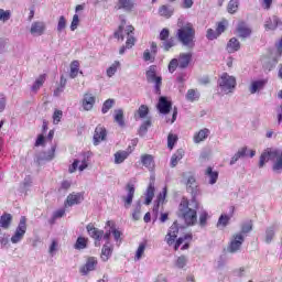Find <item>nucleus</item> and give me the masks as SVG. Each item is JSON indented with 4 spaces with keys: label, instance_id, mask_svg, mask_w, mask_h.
I'll return each instance as SVG.
<instances>
[{
    "label": "nucleus",
    "instance_id": "nucleus-1",
    "mask_svg": "<svg viewBox=\"0 0 282 282\" xmlns=\"http://www.w3.org/2000/svg\"><path fill=\"white\" fill-rule=\"evenodd\" d=\"M197 210H199V203L195 197L191 202L182 200L180 204V213L187 226L197 224Z\"/></svg>",
    "mask_w": 282,
    "mask_h": 282
},
{
    "label": "nucleus",
    "instance_id": "nucleus-28",
    "mask_svg": "<svg viewBox=\"0 0 282 282\" xmlns=\"http://www.w3.org/2000/svg\"><path fill=\"white\" fill-rule=\"evenodd\" d=\"M209 135H210V130H208V128H204L199 130L194 134L195 144H199V142H204V140H206Z\"/></svg>",
    "mask_w": 282,
    "mask_h": 282
},
{
    "label": "nucleus",
    "instance_id": "nucleus-60",
    "mask_svg": "<svg viewBox=\"0 0 282 282\" xmlns=\"http://www.w3.org/2000/svg\"><path fill=\"white\" fill-rule=\"evenodd\" d=\"M79 23H80V19L78 18V14H74L70 23V31L75 32L76 30H78Z\"/></svg>",
    "mask_w": 282,
    "mask_h": 282
},
{
    "label": "nucleus",
    "instance_id": "nucleus-6",
    "mask_svg": "<svg viewBox=\"0 0 282 282\" xmlns=\"http://www.w3.org/2000/svg\"><path fill=\"white\" fill-rule=\"evenodd\" d=\"M145 76L148 83H152L154 85L155 94H160L162 87V77L158 76V66L151 65L148 68Z\"/></svg>",
    "mask_w": 282,
    "mask_h": 282
},
{
    "label": "nucleus",
    "instance_id": "nucleus-8",
    "mask_svg": "<svg viewBox=\"0 0 282 282\" xmlns=\"http://www.w3.org/2000/svg\"><path fill=\"white\" fill-rule=\"evenodd\" d=\"M25 232H28V218L22 216L13 236L11 237V243H21V241H23V237H25Z\"/></svg>",
    "mask_w": 282,
    "mask_h": 282
},
{
    "label": "nucleus",
    "instance_id": "nucleus-13",
    "mask_svg": "<svg viewBox=\"0 0 282 282\" xmlns=\"http://www.w3.org/2000/svg\"><path fill=\"white\" fill-rule=\"evenodd\" d=\"M105 140H107V128L102 124H98L93 137L95 147H98V144H100V142H105Z\"/></svg>",
    "mask_w": 282,
    "mask_h": 282
},
{
    "label": "nucleus",
    "instance_id": "nucleus-62",
    "mask_svg": "<svg viewBox=\"0 0 282 282\" xmlns=\"http://www.w3.org/2000/svg\"><path fill=\"white\" fill-rule=\"evenodd\" d=\"M186 263H188V259L185 256H181L176 259V268H186Z\"/></svg>",
    "mask_w": 282,
    "mask_h": 282
},
{
    "label": "nucleus",
    "instance_id": "nucleus-63",
    "mask_svg": "<svg viewBox=\"0 0 282 282\" xmlns=\"http://www.w3.org/2000/svg\"><path fill=\"white\" fill-rule=\"evenodd\" d=\"M142 210V205L137 204L135 208L132 212V219H134V221H138L140 219V213Z\"/></svg>",
    "mask_w": 282,
    "mask_h": 282
},
{
    "label": "nucleus",
    "instance_id": "nucleus-9",
    "mask_svg": "<svg viewBox=\"0 0 282 282\" xmlns=\"http://www.w3.org/2000/svg\"><path fill=\"white\" fill-rule=\"evenodd\" d=\"M245 241L246 236H243L242 234H234L230 238L227 251L230 252L231 254L239 252Z\"/></svg>",
    "mask_w": 282,
    "mask_h": 282
},
{
    "label": "nucleus",
    "instance_id": "nucleus-10",
    "mask_svg": "<svg viewBox=\"0 0 282 282\" xmlns=\"http://www.w3.org/2000/svg\"><path fill=\"white\" fill-rule=\"evenodd\" d=\"M89 166V155L82 154L74 160L73 164L69 166V173H76V170L83 172Z\"/></svg>",
    "mask_w": 282,
    "mask_h": 282
},
{
    "label": "nucleus",
    "instance_id": "nucleus-2",
    "mask_svg": "<svg viewBox=\"0 0 282 282\" xmlns=\"http://www.w3.org/2000/svg\"><path fill=\"white\" fill-rule=\"evenodd\" d=\"M177 28H180L176 32L178 41L188 50H193L195 47V28H193V24H184L182 20H178Z\"/></svg>",
    "mask_w": 282,
    "mask_h": 282
},
{
    "label": "nucleus",
    "instance_id": "nucleus-20",
    "mask_svg": "<svg viewBox=\"0 0 282 282\" xmlns=\"http://www.w3.org/2000/svg\"><path fill=\"white\" fill-rule=\"evenodd\" d=\"M84 111H91L94 105H96V96H93L90 93H86L82 100Z\"/></svg>",
    "mask_w": 282,
    "mask_h": 282
},
{
    "label": "nucleus",
    "instance_id": "nucleus-54",
    "mask_svg": "<svg viewBox=\"0 0 282 282\" xmlns=\"http://www.w3.org/2000/svg\"><path fill=\"white\" fill-rule=\"evenodd\" d=\"M56 252H58V241L53 240L52 243L48 247V254L51 257H55Z\"/></svg>",
    "mask_w": 282,
    "mask_h": 282
},
{
    "label": "nucleus",
    "instance_id": "nucleus-56",
    "mask_svg": "<svg viewBox=\"0 0 282 282\" xmlns=\"http://www.w3.org/2000/svg\"><path fill=\"white\" fill-rule=\"evenodd\" d=\"M137 113L139 118H145L147 116H149V107L147 105H141Z\"/></svg>",
    "mask_w": 282,
    "mask_h": 282
},
{
    "label": "nucleus",
    "instance_id": "nucleus-44",
    "mask_svg": "<svg viewBox=\"0 0 282 282\" xmlns=\"http://www.w3.org/2000/svg\"><path fill=\"white\" fill-rule=\"evenodd\" d=\"M251 230H252V220H247L241 224V230L237 234L243 235V237H246V235H248V232H250Z\"/></svg>",
    "mask_w": 282,
    "mask_h": 282
},
{
    "label": "nucleus",
    "instance_id": "nucleus-17",
    "mask_svg": "<svg viewBox=\"0 0 282 282\" xmlns=\"http://www.w3.org/2000/svg\"><path fill=\"white\" fill-rule=\"evenodd\" d=\"M156 107L160 113H163L164 116H166V113L171 112V108L173 107V104H171V101L166 97H160Z\"/></svg>",
    "mask_w": 282,
    "mask_h": 282
},
{
    "label": "nucleus",
    "instance_id": "nucleus-52",
    "mask_svg": "<svg viewBox=\"0 0 282 282\" xmlns=\"http://www.w3.org/2000/svg\"><path fill=\"white\" fill-rule=\"evenodd\" d=\"M186 99L189 100V102H195V100H199V93L195 89H189L186 94Z\"/></svg>",
    "mask_w": 282,
    "mask_h": 282
},
{
    "label": "nucleus",
    "instance_id": "nucleus-49",
    "mask_svg": "<svg viewBox=\"0 0 282 282\" xmlns=\"http://www.w3.org/2000/svg\"><path fill=\"white\" fill-rule=\"evenodd\" d=\"M175 45H177L175 37H170L163 42V48L165 52H169V50H171V47H175Z\"/></svg>",
    "mask_w": 282,
    "mask_h": 282
},
{
    "label": "nucleus",
    "instance_id": "nucleus-51",
    "mask_svg": "<svg viewBox=\"0 0 282 282\" xmlns=\"http://www.w3.org/2000/svg\"><path fill=\"white\" fill-rule=\"evenodd\" d=\"M12 18V12L10 10L0 9V21L2 23H8V20Z\"/></svg>",
    "mask_w": 282,
    "mask_h": 282
},
{
    "label": "nucleus",
    "instance_id": "nucleus-46",
    "mask_svg": "<svg viewBox=\"0 0 282 282\" xmlns=\"http://www.w3.org/2000/svg\"><path fill=\"white\" fill-rule=\"evenodd\" d=\"M113 105H116V100L107 99L101 107V113H109V110L113 108Z\"/></svg>",
    "mask_w": 282,
    "mask_h": 282
},
{
    "label": "nucleus",
    "instance_id": "nucleus-57",
    "mask_svg": "<svg viewBox=\"0 0 282 282\" xmlns=\"http://www.w3.org/2000/svg\"><path fill=\"white\" fill-rule=\"evenodd\" d=\"M175 142H177V135L170 133L167 137V149L173 150V147H175Z\"/></svg>",
    "mask_w": 282,
    "mask_h": 282
},
{
    "label": "nucleus",
    "instance_id": "nucleus-29",
    "mask_svg": "<svg viewBox=\"0 0 282 282\" xmlns=\"http://www.w3.org/2000/svg\"><path fill=\"white\" fill-rule=\"evenodd\" d=\"M240 48L241 43H239V40H237L236 37H231L227 43V52L229 54H235V52H239Z\"/></svg>",
    "mask_w": 282,
    "mask_h": 282
},
{
    "label": "nucleus",
    "instance_id": "nucleus-21",
    "mask_svg": "<svg viewBox=\"0 0 282 282\" xmlns=\"http://www.w3.org/2000/svg\"><path fill=\"white\" fill-rule=\"evenodd\" d=\"M30 33L32 36H43L45 34V23L41 21L31 24Z\"/></svg>",
    "mask_w": 282,
    "mask_h": 282
},
{
    "label": "nucleus",
    "instance_id": "nucleus-36",
    "mask_svg": "<svg viewBox=\"0 0 282 282\" xmlns=\"http://www.w3.org/2000/svg\"><path fill=\"white\" fill-rule=\"evenodd\" d=\"M47 79V75L46 74H42L40 75L33 86L31 87L32 91L36 93L39 91V89H41L43 87V85L45 84V80Z\"/></svg>",
    "mask_w": 282,
    "mask_h": 282
},
{
    "label": "nucleus",
    "instance_id": "nucleus-19",
    "mask_svg": "<svg viewBox=\"0 0 282 282\" xmlns=\"http://www.w3.org/2000/svg\"><path fill=\"white\" fill-rule=\"evenodd\" d=\"M279 56H271V57H263L262 58V67L263 69H265L267 72H272V69H274V67H276V65L279 64Z\"/></svg>",
    "mask_w": 282,
    "mask_h": 282
},
{
    "label": "nucleus",
    "instance_id": "nucleus-16",
    "mask_svg": "<svg viewBox=\"0 0 282 282\" xmlns=\"http://www.w3.org/2000/svg\"><path fill=\"white\" fill-rule=\"evenodd\" d=\"M127 195L122 196V202L124 208H131V204H133V195H135V186L133 184H128L127 187Z\"/></svg>",
    "mask_w": 282,
    "mask_h": 282
},
{
    "label": "nucleus",
    "instance_id": "nucleus-41",
    "mask_svg": "<svg viewBox=\"0 0 282 282\" xmlns=\"http://www.w3.org/2000/svg\"><path fill=\"white\" fill-rule=\"evenodd\" d=\"M129 158V152L128 151H118L115 153V164H122L124 160Z\"/></svg>",
    "mask_w": 282,
    "mask_h": 282
},
{
    "label": "nucleus",
    "instance_id": "nucleus-5",
    "mask_svg": "<svg viewBox=\"0 0 282 282\" xmlns=\"http://www.w3.org/2000/svg\"><path fill=\"white\" fill-rule=\"evenodd\" d=\"M127 25V20L121 18V24L119 25L118 30L115 32V39L118 41H124V35L127 36L126 47L127 50H131L133 45H135V37L133 36V25Z\"/></svg>",
    "mask_w": 282,
    "mask_h": 282
},
{
    "label": "nucleus",
    "instance_id": "nucleus-48",
    "mask_svg": "<svg viewBox=\"0 0 282 282\" xmlns=\"http://www.w3.org/2000/svg\"><path fill=\"white\" fill-rule=\"evenodd\" d=\"M228 224H230V216L223 214L220 215L218 223H217V227L219 228V226H221L223 228H226V226H228Z\"/></svg>",
    "mask_w": 282,
    "mask_h": 282
},
{
    "label": "nucleus",
    "instance_id": "nucleus-32",
    "mask_svg": "<svg viewBox=\"0 0 282 282\" xmlns=\"http://www.w3.org/2000/svg\"><path fill=\"white\" fill-rule=\"evenodd\" d=\"M173 12H175L173 7L167 4H163L159 8V14L160 17H164V19H171L173 17Z\"/></svg>",
    "mask_w": 282,
    "mask_h": 282
},
{
    "label": "nucleus",
    "instance_id": "nucleus-24",
    "mask_svg": "<svg viewBox=\"0 0 282 282\" xmlns=\"http://www.w3.org/2000/svg\"><path fill=\"white\" fill-rule=\"evenodd\" d=\"M279 25H281V20L279 19V17L273 15L271 18H268L264 22V29L267 31H273L276 30V28H279Z\"/></svg>",
    "mask_w": 282,
    "mask_h": 282
},
{
    "label": "nucleus",
    "instance_id": "nucleus-30",
    "mask_svg": "<svg viewBox=\"0 0 282 282\" xmlns=\"http://www.w3.org/2000/svg\"><path fill=\"white\" fill-rule=\"evenodd\" d=\"M248 153V148L247 147H243V148H240L236 154H234V156L230 159V166H234V164H237V162H239V160H241V158H246Z\"/></svg>",
    "mask_w": 282,
    "mask_h": 282
},
{
    "label": "nucleus",
    "instance_id": "nucleus-34",
    "mask_svg": "<svg viewBox=\"0 0 282 282\" xmlns=\"http://www.w3.org/2000/svg\"><path fill=\"white\" fill-rule=\"evenodd\" d=\"M237 32L241 39H248L252 34V31L243 22L238 24Z\"/></svg>",
    "mask_w": 282,
    "mask_h": 282
},
{
    "label": "nucleus",
    "instance_id": "nucleus-12",
    "mask_svg": "<svg viewBox=\"0 0 282 282\" xmlns=\"http://www.w3.org/2000/svg\"><path fill=\"white\" fill-rule=\"evenodd\" d=\"M97 265H98V259L95 257H89L86 260V263L83 267H80L79 272L80 274H83V276H87L89 272H94V270H96Z\"/></svg>",
    "mask_w": 282,
    "mask_h": 282
},
{
    "label": "nucleus",
    "instance_id": "nucleus-55",
    "mask_svg": "<svg viewBox=\"0 0 282 282\" xmlns=\"http://www.w3.org/2000/svg\"><path fill=\"white\" fill-rule=\"evenodd\" d=\"M208 217H210V216H208V212H206V209L200 210L199 225L203 227L206 226V221H208Z\"/></svg>",
    "mask_w": 282,
    "mask_h": 282
},
{
    "label": "nucleus",
    "instance_id": "nucleus-42",
    "mask_svg": "<svg viewBox=\"0 0 282 282\" xmlns=\"http://www.w3.org/2000/svg\"><path fill=\"white\" fill-rule=\"evenodd\" d=\"M147 250V242L139 243V247L134 254V261H140L144 257V251Z\"/></svg>",
    "mask_w": 282,
    "mask_h": 282
},
{
    "label": "nucleus",
    "instance_id": "nucleus-33",
    "mask_svg": "<svg viewBox=\"0 0 282 282\" xmlns=\"http://www.w3.org/2000/svg\"><path fill=\"white\" fill-rule=\"evenodd\" d=\"M206 177L209 180V184H217V180H219V172L214 171L213 167H207L205 171Z\"/></svg>",
    "mask_w": 282,
    "mask_h": 282
},
{
    "label": "nucleus",
    "instance_id": "nucleus-38",
    "mask_svg": "<svg viewBox=\"0 0 282 282\" xmlns=\"http://www.w3.org/2000/svg\"><path fill=\"white\" fill-rule=\"evenodd\" d=\"M141 162L145 169H149V171H153L155 169V165L153 164V156L149 154H144L141 156Z\"/></svg>",
    "mask_w": 282,
    "mask_h": 282
},
{
    "label": "nucleus",
    "instance_id": "nucleus-4",
    "mask_svg": "<svg viewBox=\"0 0 282 282\" xmlns=\"http://www.w3.org/2000/svg\"><path fill=\"white\" fill-rule=\"evenodd\" d=\"M218 96H228V94H235L237 89V78L228 73H223L217 82Z\"/></svg>",
    "mask_w": 282,
    "mask_h": 282
},
{
    "label": "nucleus",
    "instance_id": "nucleus-50",
    "mask_svg": "<svg viewBox=\"0 0 282 282\" xmlns=\"http://www.w3.org/2000/svg\"><path fill=\"white\" fill-rule=\"evenodd\" d=\"M272 239H274V227H269L265 230L264 241L265 243H272Z\"/></svg>",
    "mask_w": 282,
    "mask_h": 282
},
{
    "label": "nucleus",
    "instance_id": "nucleus-25",
    "mask_svg": "<svg viewBox=\"0 0 282 282\" xmlns=\"http://www.w3.org/2000/svg\"><path fill=\"white\" fill-rule=\"evenodd\" d=\"M265 85H268V79L253 80V82H251L249 91H250V94H257V91H261V89H263V87H265Z\"/></svg>",
    "mask_w": 282,
    "mask_h": 282
},
{
    "label": "nucleus",
    "instance_id": "nucleus-39",
    "mask_svg": "<svg viewBox=\"0 0 282 282\" xmlns=\"http://www.w3.org/2000/svg\"><path fill=\"white\" fill-rule=\"evenodd\" d=\"M113 118L119 127H124V111L122 109L115 110Z\"/></svg>",
    "mask_w": 282,
    "mask_h": 282
},
{
    "label": "nucleus",
    "instance_id": "nucleus-15",
    "mask_svg": "<svg viewBox=\"0 0 282 282\" xmlns=\"http://www.w3.org/2000/svg\"><path fill=\"white\" fill-rule=\"evenodd\" d=\"M155 56H158V44L155 42H151L150 50L147 48L143 52V61L145 63H155Z\"/></svg>",
    "mask_w": 282,
    "mask_h": 282
},
{
    "label": "nucleus",
    "instance_id": "nucleus-26",
    "mask_svg": "<svg viewBox=\"0 0 282 282\" xmlns=\"http://www.w3.org/2000/svg\"><path fill=\"white\" fill-rule=\"evenodd\" d=\"M135 8L133 0H118L117 10H124V12H131Z\"/></svg>",
    "mask_w": 282,
    "mask_h": 282
},
{
    "label": "nucleus",
    "instance_id": "nucleus-18",
    "mask_svg": "<svg viewBox=\"0 0 282 282\" xmlns=\"http://www.w3.org/2000/svg\"><path fill=\"white\" fill-rule=\"evenodd\" d=\"M178 232H180V228L177 227V223H174L170 227L169 232L165 237V241H166L167 246H173V243H175V239H177Z\"/></svg>",
    "mask_w": 282,
    "mask_h": 282
},
{
    "label": "nucleus",
    "instance_id": "nucleus-37",
    "mask_svg": "<svg viewBox=\"0 0 282 282\" xmlns=\"http://www.w3.org/2000/svg\"><path fill=\"white\" fill-rule=\"evenodd\" d=\"M153 197H155V186L153 183H150L145 192V206H149L153 202Z\"/></svg>",
    "mask_w": 282,
    "mask_h": 282
},
{
    "label": "nucleus",
    "instance_id": "nucleus-35",
    "mask_svg": "<svg viewBox=\"0 0 282 282\" xmlns=\"http://www.w3.org/2000/svg\"><path fill=\"white\" fill-rule=\"evenodd\" d=\"M184 149H178L171 158V166L175 167L180 163V161L184 158Z\"/></svg>",
    "mask_w": 282,
    "mask_h": 282
},
{
    "label": "nucleus",
    "instance_id": "nucleus-31",
    "mask_svg": "<svg viewBox=\"0 0 282 282\" xmlns=\"http://www.w3.org/2000/svg\"><path fill=\"white\" fill-rule=\"evenodd\" d=\"M111 254H113V246H111L110 242H106L101 249V260L109 261Z\"/></svg>",
    "mask_w": 282,
    "mask_h": 282
},
{
    "label": "nucleus",
    "instance_id": "nucleus-7",
    "mask_svg": "<svg viewBox=\"0 0 282 282\" xmlns=\"http://www.w3.org/2000/svg\"><path fill=\"white\" fill-rule=\"evenodd\" d=\"M107 228H109V230H107ZM105 229L107 231L104 236V239L107 241V243H109V239H111V235H112L117 246L120 247V243H122V232L116 228V225L113 224V221L108 220L106 223Z\"/></svg>",
    "mask_w": 282,
    "mask_h": 282
},
{
    "label": "nucleus",
    "instance_id": "nucleus-61",
    "mask_svg": "<svg viewBox=\"0 0 282 282\" xmlns=\"http://www.w3.org/2000/svg\"><path fill=\"white\" fill-rule=\"evenodd\" d=\"M63 119V110L56 109L53 113V124H58Z\"/></svg>",
    "mask_w": 282,
    "mask_h": 282
},
{
    "label": "nucleus",
    "instance_id": "nucleus-47",
    "mask_svg": "<svg viewBox=\"0 0 282 282\" xmlns=\"http://www.w3.org/2000/svg\"><path fill=\"white\" fill-rule=\"evenodd\" d=\"M229 14H235L239 10V0H230L227 7Z\"/></svg>",
    "mask_w": 282,
    "mask_h": 282
},
{
    "label": "nucleus",
    "instance_id": "nucleus-27",
    "mask_svg": "<svg viewBox=\"0 0 282 282\" xmlns=\"http://www.w3.org/2000/svg\"><path fill=\"white\" fill-rule=\"evenodd\" d=\"M165 199H166V187H164L163 191L158 195L156 202L153 206V213L155 217H158V213H160V204H164Z\"/></svg>",
    "mask_w": 282,
    "mask_h": 282
},
{
    "label": "nucleus",
    "instance_id": "nucleus-53",
    "mask_svg": "<svg viewBox=\"0 0 282 282\" xmlns=\"http://www.w3.org/2000/svg\"><path fill=\"white\" fill-rule=\"evenodd\" d=\"M87 248V238L78 237L75 243L76 250H85Z\"/></svg>",
    "mask_w": 282,
    "mask_h": 282
},
{
    "label": "nucleus",
    "instance_id": "nucleus-45",
    "mask_svg": "<svg viewBox=\"0 0 282 282\" xmlns=\"http://www.w3.org/2000/svg\"><path fill=\"white\" fill-rule=\"evenodd\" d=\"M118 67H120V62L116 61L112 63L111 66L107 68L106 74L108 78H112L113 76H116V72H118Z\"/></svg>",
    "mask_w": 282,
    "mask_h": 282
},
{
    "label": "nucleus",
    "instance_id": "nucleus-3",
    "mask_svg": "<svg viewBox=\"0 0 282 282\" xmlns=\"http://www.w3.org/2000/svg\"><path fill=\"white\" fill-rule=\"evenodd\" d=\"M273 162V171L274 173H281L282 171V151L268 149L265 150L261 156L259 162V169H263L267 162Z\"/></svg>",
    "mask_w": 282,
    "mask_h": 282
},
{
    "label": "nucleus",
    "instance_id": "nucleus-23",
    "mask_svg": "<svg viewBox=\"0 0 282 282\" xmlns=\"http://www.w3.org/2000/svg\"><path fill=\"white\" fill-rule=\"evenodd\" d=\"M83 195L80 193L69 194L66 198L65 206H76L83 202Z\"/></svg>",
    "mask_w": 282,
    "mask_h": 282
},
{
    "label": "nucleus",
    "instance_id": "nucleus-43",
    "mask_svg": "<svg viewBox=\"0 0 282 282\" xmlns=\"http://www.w3.org/2000/svg\"><path fill=\"white\" fill-rule=\"evenodd\" d=\"M78 72H80V62L78 61H73L70 63V73L69 76L72 78H76V76H78Z\"/></svg>",
    "mask_w": 282,
    "mask_h": 282
},
{
    "label": "nucleus",
    "instance_id": "nucleus-11",
    "mask_svg": "<svg viewBox=\"0 0 282 282\" xmlns=\"http://www.w3.org/2000/svg\"><path fill=\"white\" fill-rule=\"evenodd\" d=\"M86 230L89 237L95 240V246H100V241L105 239V231L96 228L93 224L87 225Z\"/></svg>",
    "mask_w": 282,
    "mask_h": 282
},
{
    "label": "nucleus",
    "instance_id": "nucleus-59",
    "mask_svg": "<svg viewBox=\"0 0 282 282\" xmlns=\"http://www.w3.org/2000/svg\"><path fill=\"white\" fill-rule=\"evenodd\" d=\"M226 28H228V20H223L218 23L216 32L218 34H224V32H226Z\"/></svg>",
    "mask_w": 282,
    "mask_h": 282
},
{
    "label": "nucleus",
    "instance_id": "nucleus-22",
    "mask_svg": "<svg viewBox=\"0 0 282 282\" xmlns=\"http://www.w3.org/2000/svg\"><path fill=\"white\" fill-rule=\"evenodd\" d=\"M193 58V54L192 53H181L178 56V67L181 69H186V67H188V65H191V61Z\"/></svg>",
    "mask_w": 282,
    "mask_h": 282
},
{
    "label": "nucleus",
    "instance_id": "nucleus-64",
    "mask_svg": "<svg viewBox=\"0 0 282 282\" xmlns=\"http://www.w3.org/2000/svg\"><path fill=\"white\" fill-rule=\"evenodd\" d=\"M177 67H180V63H178L177 58H173L169 64L170 74H173V72H175V69H177Z\"/></svg>",
    "mask_w": 282,
    "mask_h": 282
},
{
    "label": "nucleus",
    "instance_id": "nucleus-40",
    "mask_svg": "<svg viewBox=\"0 0 282 282\" xmlns=\"http://www.w3.org/2000/svg\"><path fill=\"white\" fill-rule=\"evenodd\" d=\"M11 224H12V215L3 214L0 217V226H1V228L8 229V228H10Z\"/></svg>",
    "mask_w": 282,
    "mask_h": 282
},
{
    "label": "nucleus",
    "instance_id": "nucleus-14",
    "mask_svg": "<svg viewBox=\"0 0 282 282\" xmlns=\"http://www.w3.org/2000/svg\"><path fill=\"white\" fill-rule=\"evenodd\" d=\"M185 180H186L187 191H189V193H192L194 197H196V195H199V185L197 184V180L195 178V175L188 174L185 177Z\"/></svg>",
    "mask_w": 282,
    "mask_h": 282
},
{
    "label": "nucleus",
    "instance_id": "nucleus-58",
    "mask_svg": "<svg viewBox=\"0 0 282 282\" xmlns=\"http://www.w3.org/2000/svg\"><path fill=\"white\" fill-rule=\"evenodd\" d=\"M67 28V20L65 19V15L59 17L58 23H57V32H62Z\"/></svg>",
    "mask_w": 282,
    "mask_h": 282
}]
</instances>
